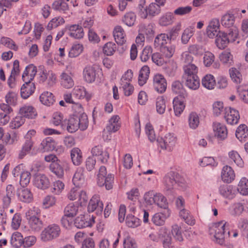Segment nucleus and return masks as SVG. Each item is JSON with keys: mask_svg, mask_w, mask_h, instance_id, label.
I'll return each instance as SVG.
<instances>
[{"mask_svg": "<svg viewBox=\"0 0 248 248\" xmlns=\"http://www.w3.org/2000/svg\"><path fill=\"white\" fill-rule=\"evenodd\" d=\"M163 183L167 190H171L176 186L182 189L186 186L185 179L177 172L172 171L165 175L163 178Z\"/></svg>", "mask_w": 248, "mask_h": 248, "instance_id": "obj_1", "label": "nucleus"}, {"mask_svg": "<svg viewBox=\"0 0 248 248\" xmlns=\"http://www.w3.org/2000/svg\"><path fill=\"white\" fill-rule=\"evenodd\" d=\"M145 1H141V3L138 7L140 15L143 18H146L148 15L152 16L158 15L160 12V6L164 5L165 1H155L146 7H145Z\"/></svg>", "mask_w": 248, "mask_h": 248, "instance_id": "obj_2", "label": "nucleus"}, {"mask_svg": "<svg viewBox=\"0 0 248 248\" xmlns=\"http://www.w3.org/2000/svg\"><path fill=\"white\" fill-rule=\"evenodd\" d=\"M114 179L113 174H107V169L105 166H102L100 167L97 181L99 186H105L107 190L111 189L113 186Z\"/></svg>", "mask_w": 248, "mask_h": 248, "instance_id": "obj_3", "label": "nucleus"}, {"mask_svg": "<svg viewBox=\"0 0 248 248\" xmlns=\"http://www.w3.org/2000/svg\"><path fill=\"white\" fill-rule=\"evenodd\" d=\"M225 225L226 222L221 221L213 223L209 228V234L213 235L216 239V242L220 245H223L225 243Z\"/></svg>", "mask_w": 248, "mask_h": 248, "instance_id": "obj_4", "label": "nucleus"}, {"mask_svg": "<svg viewBox=\"0 0 248 248\" xmlns=\"http://www.w3.org/2000/svg\"><path fill=\"white\" fill-rule=\"evenodd\" d=\"M60 233V226L56 224H52L42 231L40 235L41 239L44 242L50 241L58 237Z\"/></svg>", "mask_w": 248, "mask_h": 248, "instance_id": "obj_5", "label": "nucleus"}, {"mask_svg": "<svg viewBox=\"0 0 248 248\" xmlns=\"http://www.w3.org/2000/svg\"><path fill=\"white\" fill-rule=\"evenodd\" d=\"M156 141L158 146L162 149L171 151L175 145L176 138L172 133H168L163 137H158Z\"/></svg>", "mask_w": 248, "mask_h": 248, "instance_id": "obj_6", "label": "nucleus"}, {"mask_svg": "<svg viewBox=\"0 0 248 248\" xmlns=\"http://www.w3.org/2000/svg\"><path fill=\"white\" fill-rule=\"evenodd\" d=\"M35 210H30L26 213V218L30 228L34 232H39L43 227V221L34 215Z\"/></svg>", "mask_w": 248, "mask_h": 248, "instance_id": "obj_7", "label": "nucleus"}, {"mask_svg": "<svg viewBox=\"0 0 248 248\" xmlns=\"http://www.w3.org/2000/svg\"><path fill=\"white\" fill-rule=\"evenodd\" d=\"M103 206V203L100 200L99 196L94 195L89 201L87 208L88 211L90 213L95 211L96 214L100 215L102 213Z\"/></svg>", "mask_w": 248, "mask_h": 248, "instance_id": "obj_8", "label": "nucleus"}, {"mask_svg": "<svg viewBox=\"0 0 248 248\" xmlns=\"http://www.w3.org/2000/svg\"><path fill=\"white\" fill-rule=\"evenodd\" d=\"M15 187L12 185H8L6 186L5 192L0 194V199L4 207L7 208L10 205L12 200L15 198Z\"/></svg>", "mask_w": 248, "mask_h": 248, "instance_id": "obj_9", "label": "nucleus"}, {"mask_svg": "<svg viewBox=\"0 0 248 248\" xmlns=\"http://www.w3.org/2000/svg\"><path fill=\"white\" fill-rule=\"evenodd\" d=\"M94 222L93 217L91 218L90 216L87 215H80L75 219L74 225L78 229H83L92 226Z\"/></svg>", "mask_w": 248, "mask_h": 248, "instance_id": "obj_10", "label": "nucleus"}, {"mask_svg": "<svg viewBox=\"0 0 248 248\" xmlns=\"http://www.w3.org/2000/svg\"><path fill=\"white\" fill-rule=\"evenodd\" d=\"M224 118L228 124L233 125L238 123L240 115L238 110L231 107L225 108Z\"/></svg>", "mask_w": 248, "mask_h": 248, "instance_id": "obj_11", "label": "nucleus"}, {"mask_svg": "<svg viewBox=\"0 0 248 248\" xmlns=\"http://www.w3.org/2000/svg\"><path fill=\"white\" fill-rule=\"evenodd\" d=\"M33 185L38 188L45 189L50 185L49 179L44 174L36 173L33 176Z\"/></svg>", "mask_w": 248, "mask_h": 248, "instance_id": "obj_12", "label": "nucleus"}, {"mask_svg": "<svg viewBox=\"0 0 248 248\" xmlns=\"http://www.w3.org/2000/svg\"><path fill=\"white\" fill-rule=\"evenodd\" d=\"M218 190L221 196L229 199H233L237 193L236 188L234 186L227 184L220 186Z\"/></svg>", "mask_w": 248, "mask_h": 248, "instance_id": "obj_13", "label": "nucleus"}, {"mask_svg": "<svg viewBox=\"0 0 248 248\" xmlns=\"http://www.w3.org/2000/svg\"><path fill=\"white\" fill-rule=\"evenodd\" d=\"M66 29L68 31V35L73 38L81 39L84 35L82 26L78 24L67 25Z\"/></svg>", "mask_w": 248, "mask_h": 248, "instance_id": "obj_14", "label": "nucleus"}, {"mask_svg": "<svg viewBox=\"0 0 248 248\" xmlns=\"http://www.w3.org/2000/svg\"><path fill=\"white\" fill-rule=\"evenodd\" d=\"M154 87L158 93H162L165 92L167 89V83L164 76L157 74L154 76Z\"/></svg>", "mask_w": 248, "mask_h": 248, "instance_id": "obj_15", "label": "nucleus"}, {"mask_svg": "<svg viewBox=\"0 0 248 248\" xmlns=\"http://www.w3.org/2000/svg\"><path fill=\"white\" fill-rule=\"evenodd\" d=\"M78 116L70 117L68 120H63L62 129H66L69 133H74L79 128Z\"/></svg>", "mask_w": 248, "mask_h": 248, "instance_id": "obj_16", "label": "nucleus"}, {"mask_svg": "<svg viewBox=\"0 0 248 248\" xmlns=\"http://www.w3.org/2000/svg\"><path fill=\"white\" fill-rule=\"evenodd\" d=\"M93 156H97L98 159L102 163H106L109 158V154L107 151H103L102 146L98 145L95 146L92 149Z\"/></svg>", "mask_w": 248, "mask_h": 248, "instance_id": "obj_17", "label": "nucleus"}, {"mask_svg": "<svg viewBox=\"0 0 248 248\" xmlns=\"http://www.w3.org/2000/svg\"><path fill=\"white\" fill-rule=\"evenodd\" d=\"M213 127L215 136L217 137L218 139L224 140L227 138L228 131L224 124L216 122L213 123Z\"/></svg>", "mask_w": 248, "mask_h": 248, "instance_id": "obj_18", "label": "nucleus"}, {"mask_svg": "<svg viewBox=\"0 0 248 248\" xmlns=\"http://www.w3.org/2000/svg\"><path fill=\"white\" fill-rule=\"evenodd\" d=\"M170 214L169 209H164L162 213H157L152 217L151 221L156 226H162L164 224L165 221L169 217Z\"/></svg>", "mask_w": 248, "mask_h": 248, "instance_id": "obj_19", "label": "nucleus"}, {"mask_svg": "<svg viewBox=\"0 0 248 248\" xmlns=\"http://www.w3.org/2000/svg\"><path fill=\"white\" fill-rule=\"evenodd\" d=\"M18 199L21 202L29 203L33 200V196L31 190L25 187L18 188L16 192Z\"/></svg>", "mask_w": 248, "mask_h": 248, "instance_id": "obj_20", "label": "nucleus"}, {"mask_svg": "<svg viewBox=\"0 0 248 248\" xmlns=\"http://www.w3.org/2000/svg\"><path fill=\"white\" fill-rule=\"evenodd\" d=\"M220 26L219 21L217 18L212 19L210 22L206 29L207 36L213 38L218 33Z\"/></svg>", "mask_w": 248, "mask_h": 248, "instance_id": "obj_21", "label": "nucleus"}, {"mask_svg": "<svg viewBox=\"0 0 248 248\" xmlns=\"http://www.w3.org/2000/svg\"><path fill=\"white\" fill-rule=\"evenodd\" d=\"M221 176L223 182L230 183L234 180L235 175L232 168L226 165L222 168Z\"/></svg>", "mask_w": 248, "mask_h": 248, "instance_id": "obj_22", "label": "nucleus"}, {"mask_svg": "<svg viewBox=\"0 0 248 248\" xmlns=\"http://www.w3.org/2000/svg\"><path fill=\"white\" fill-rule=\"evenodd\" d=\"M113 35L118 45H123L126 42V35L124 30L121 26H117L114 28Z\"/></svg>", "mask_w": 248, "mask_h": 248, "instance_id": "obj_23", "label": "nucleus"}, {"mask_svg": "<svg viewBox=\"0 0 248 248\" xmlns=\"http://www.w3.org/2000/svg\"><path fill=\"white\" fill-rule=\"evenodd\" d=\"M66 164L61 162L60 160L56 162L51 163L49 169L56 176L59 178H62L64 175V168Z\"/></svg>", "mask_w": 248, "mask_h": 248, "instance_id": "obj_24", "label": "nucleus"}, {"mask_svg": "<svg viewBox=\"0 0 248 248\" xmlns=\"http://www.w3.org/2000/svg\"><path fill=\"white\" fill-rule=\"evenodd\" d=\"M35 86L34 83L30 82V80H28V82L24 83L20 89L21 96L23 99L28 98L35 91Z\"/></svg>", "mask_w": 248, "mask_h": 248, "instance_id": "obj_25", "label": "nucleus"}, {"mask_svg": "<svg viewBox=\"0 0 248 248\" xmlns=\"http://www.w3.org/2000/svg\"><path fill=\"white\" fill-rule=\"evenodd\" d=\"M18 114L25 119H33L37 116V112L32 106L24 105L19 109Z\"/></svg>", "mask_w": 248, "mask_h": 248, "instance_id": "obj_26", "label": "nucleus"}, {"mask_svg": "<svg viewBox=\"0 0 248 248\" xmlns=\"http://www.w3.org/2000/svg\"><path fill=\"white\" fill-rule=\"evenodd\" d=\"M185 97L182 98V97L176 96L173 99V109L176 116H179L185 108Z\"/></svg>", "mask_w": 248, "mask_h": 248, "instance_id": "obj_27", "label": "nucleus"}, {"mask_svg": "<svg viewBox=\"0 0 248 248\" xmlns=\"http://www.w3.org/2000/svg\"><path fill=\"white\" fill-rule=\"evenodd\" d=\"M184 78L185 79V85L189 89L196 90L199 88L200 82L198 76H188L184 77Z\"/></svg>", "mask_w": 248, "mask_h": 248, "instance_id": "obj_28", "label": "nucleus"}, {"mask_svg": "<svg viewBox=\"0 0 248 248\" xmlns=\"http://www.w3.org/2000/svg\"><path fill=\"white\" fill-rule=\"evenodd\" d=\"M83 77L84 80L88 83H92L94 81L96 73L94 67L87 66L83 70Z\"/></svg>", "mask_w": 248, "mask_h": 248, "instance_id": "obj_29", "label": "nucleus"}, {"mask_svg": "<svg viewBox=\"0 0 248 248\" xmlns=\"http://www.w3.org/2000/svg\"><path fill=\"white\" fill-rule=\"evenodd\" d=\"M72 181L74 185L77 187H80L85 184L84 169L82 168H78L77 170Z\"/></svg>", "mask_w": 248, "mask_h": 248, "instance_id": "obj_30", "label": "nucleus"}, {"mask_svg": "<svg viewBox=\"0 0 248 248\" xmlns=\"http://www.w3.org/2000/svg\"><path fill=\"white\" fill-rule=\"evenodd\" d=\"M171 90L173 93L178 95L177 96L182 97V98L187 96V93L183 83L179 80L172 82Z\"/></svg>", "mask_w": 248, "mask_h": 248, "instance_id": "obj_31", "label": "nucleus"}, {"mask_svg": "<svg viewBox=\"0 0 248 248\" xmlns=\"http://www.w3.org/2000/svg\"><path fill=\"white\" fill-rule=\"evenodd\" d=\"M55 141L51 137H47L43 140L40 145V149L43 152L54 150L56 148Z\"/></svg>", "mask_w": 248, "mask_h": 248, "instance_id": "obj_32", "label": "nucleus"}, {"mask_svg": "<svg viewBox=\"0 0 248 248\" xmlns=\"http://www.w3.org/2000/svg\"><path fill=\"white\" fill-rule=\"evenodd\" d=\"M216 37L215 43L217 47L220 49L225 48L229 43L228 39H227L226 33L222 31H219Z\"/></svg>", "mask_w": 248, "mask_h": 248, "instance_id": "obj_33", "label": "nucleus"}, {"mask_svg": "<svg viewBox=\"0 0 248 248\" xmlns=\"http://www.w3.org/2000/svg\"><path fill=\"white\" fill-rule=\"evenodd\" d=\"M120 118L118 115L113 116L109 120V124L106 127L107 130L109 132H115L120 127L119 123Z\"/></svg>", "mask_w": 248, "mask_h": 248, "instance_id": "obj_34", "label": "nucleus"}, {"mask_svg": "<svg viewBox=\"0 0 248 248\" xmlns=\"http://www.w3.org/2000/svg\"><path fill=\"white\" fill-rule=\"evenodd\" d=\"M41 102L47 106L52 105L55 102V97L53 94L49 92H44L40 96Z\"/></svg>", "mask_w": 248, "mask_h": 248, "instance_id": "obj_35", "label": "nucleus"}, {"mask_svg": "<svg viewBox=\"0 0 248 248\" xmlns=\"http://www.w3.org/2000/svg\"><path fill=\"white\" fill-rule=\"evenodd\" d=\"M71 158L74 165L78 166L82 162V155L81 150L78 148H74L71 151Z\"/></svg>", "mask_w": 248, "mask_h": 248, "instance_id": "obj_36", "label": "nucleus"}, {"mask_svg": "<svg viewBox=\"0 0 248 248\" xmlns=\"http://www.w3.org/2000/svg\"><path fill=\"white\" fill-rule=\"evenodd\" d=\"M235 22V17L232 12L229 11L222 17L221 22L222 26L226 28L232 27Z\"/></svg>", "mask_w": 248, "mask_h": 248, "instance_id": "obj_37", "label": "nucleus"}, {"mask_svg": "<svg viewBox=\"0 0 248 248\" xmlns=\"http://www.w3.org/2000/svg\"><path fill=\"white\" fill-rule=\"evenodd\" d=\"M33 142L32 140L25 139V142L18 155L19 158L22 159L27 154H29L33 147Z\"/></svg>", "mask_w": 248, "mask_h": 248, "instance_id": "obj_38", "label": "nucleus"}, {"mask_svg": "<svg viewBox=\"0 0 248 248\" xmlns=\"http://www.w3.org/2000/svg\"><path fill=\"white\" fill-rule=\"evenodd\" d=\"M23 237L21 233L15 232L13 233L11 237L10 243L13 247L20 248L23 246Z\"/></svg>", "mask_w": 248, "mask_h": 248, "instance_id": "obj_39", "label": "nucleus"}, {"mask_svg": "<svg viewBox=\"0 0 248 248\" xmlns=\"http://www.w3.org/2000/svg\"><path fill=\"white\" fill-rule=\"evenodd\" d=\"M202 84L208 90L213 89L216 84L214 77L210 74L206 75L202 78Z\"/></svg>", "mask_w": 248, "mask_h": 248, "instance_id": "obj_40", "label": "nucleus"}, {"mask_svg": "<svg viewBox=\"0 0 248 248\" xmlns=\"http://www.w3.org/2000/svg\"><path fill=\"white\" fill-rule=\"evenodd\" d=\"M238 227L241 231L242 236L248 243V220L244 218L239 219Z\"/></svg>", "mask_w": 248, "mask_h": 248, "instance_id": "obj_41", "label": "nucleus"}, {"mask_svg": "<svg viewBox=\"0 0 248 248\" xmlns=\"http://www.w3.org/2000/svg\"><path fill=\"white\" fill-rule=\"evenodd\" d=\"M169 41L168 35L165 33H160L157 35L154 40V45L155 48H162Z\"/></svg>", "mask_w": 248, "mask_h": 248, "instance_id": "obj_42", "label": "nucleus"}, {"mask_svg": "<svg viewBox=\"0 0 248 248\" xmlns=\"http://www.w3.org/2000/svg\"><path fill=\"white\" fill-rule=\"evenodd\" d=\"M173 19V14L171 12H167L159 18L158 23L161 26H167L171 24Z\"/></svg>", "mask_w": 248, "mask_h": 248, "instance_id": "obj_43", "label": "nucleus"}, {"mask_svg": "<svg viewBox=\"0 0 248 248\" xmlns=\"http://www.w3.org/2000/svg\"><path fill=\"white\" fill-rule=\"evenodd\" d=\"M150 74V68L147 65L143 66L140 71L139 76V84L142 86L148 78Z\"/></svg>", "mask_w": 248, "mask_h": 248, "instance_id": "obj_44", "label": "nucleus"}, {"mask_svg": "<svg viewBox=\"0 0 248 248\" xmlns=\"http://www.w3.org/2000/svg\"><path fill=\"white\" fill-rule=\"evenodd\" d=\"M235 136L240 141L245 140L248 136L247 126L245 124H240L236 130Z\"/></svg>", "mask_w": 248, "mask_h": 248, "instance_id": "obj_45", "label": "nucleus"}, {"mask_svg": "<svg viewBox=\"0 0 248 248\" xmlns=\"http://www.w3.org/2000/svg\"><path fill=\"white\" fill-rule=\"evenodd\" d=\"M155 204L164 209H169L166 198L161 193H155L154 197Z\"/></svg>", "mask_w": 248, "mask_h": 248, "instance_id": "obj_46", "label": "nucleus"}, {"mask_svg": "<svg viewBox=\"0 0 248 248\" xmlns=\"http://www.w3.org/2000/svg\"><path fill=\"white\" fill-rule=\"evenodd\" d=\"M179 216L188 225L192 226L195 224V220L188 210L185 209H181L179 212Z\"/></svg>", "mask_w": 248, "mask_h": 248, "instance_id": "obj_47", "label": "nucleus"}, {"mask_svg": "<svg viewBox=\"0 0 248 248\" xmlns=\"http://www.w3.org/2000/svg\"><path fill=\"white\" fill-rule=\"evenodd\" d=\"M231 214L233 216H240L244 211V204L236 202L232 203L229 208Z\"/></svg>", "mask_w": 248, "mask_h": 248, "instance_id": "obj_48", "label": "nucleus"}, {"mask_svg": "<svg viewBox=\"0 0 248 248\" xmlns=\"http://www.w3.org/2000/svg\"><path fill=\"white\" fill-rule=\"evenodd\" d=\"M237 192H239L242 195H248V179L246 177L241 179L236 188Z\"/></svg>", "mask_w": 248, "mask_h": 248, "instance_id": "obj_49", "label": "nucleus"}, {"mask_svg": "<svg viewBox=\"0 0 248 248\" xmlns=\"http://www.w3.org/2000/svg\"><path fill=\"white\" fill-rule=\"evenodd\" d=\"M125 223L128 227L134 228L140 225L141 221L134 215L128 214L126 217Z\"/></svg>", "mask_w": 248, "mask_h": 248, "instance_id": "obj_50", "label": "nucleus"}, {"mask_svg": "<svg viewBox=\"0 0 248 248\" xmlns=\"http://www.w3.org/2000/svg\"><path fill=\"white\" fill-rule=\"evenodd\" d=\"M61 84L63 87L69 89L72 88L74 85V81L68 74L63 73L61 76Z\"/></svg>", "mask_w": 248, "mask_h": 248, "instance_id": "obj_51", "label": "nucleus"}, {"mask_svg": "<svg viewBox=\"0 0 248 248\" xmlns=\"http://www.w3.org/2000/svg\"><path fill=\"white\" fill-rule=\"evenodd\" d=\"M229 158L233 161L235 164L240 168L244 166V163L239 154L235 151H232L229 153Z\"/></svg>", "mask_w": 248, "mask_h": 248, "instance_id": "obj_52", "label": "nucleus"}, {"mask_svg": "<svg viewBox=\"0 0 248 248\" xmlns=\"http://www.w3.org/2000/svg\"><path fill=\"white\" fill-rule=\"evenodd\" d=\"M78 210V207L71 203L64 208V214L69 217H73L77 214Z\"/></svg>", "mask_w": 248, "mask_h": 248, "instance_id": "obj_53", "label": "nucleus"}, {"mask_svg": "<svg viewBox=\"0 0 248 248\" xmlns=\"http://www.w3.org/2000/svg\"><path fill=\"white\" fill-rule=\"evenodd\" d=\"M189 127L192 129H196L199 125V117L197 113L192 112L188 116Z\"/></svg>", "mask_w": 248, "mask_h": 248, "instance_id": "obj_54", "label": "nucleus"}, {"mask_svg": "<svg viewBox=\"0 0 248 248\" xmlns=\"http://www.w3.org/2000/svg\"><path fill=\"white\" fill-rule=\"evenodd\" d=\"M37 73L36 67L33 64L28 65L25 68L23 74L22 78H25V76L27 75L29 76L30 79H33Z\"/></svg>", "mask_w": 248, "mask_h": 248, "instance_id": "obj_55", "label": "nucleus"}, {"mask_svg": "<svg viewBox=\"0 0 248 248\" xmlns=\"http://www.w3.org/2000/svg\"><path fill=\"white\" fill-rule=\"evenodd\" d=\"M188 52L197 56H202L204 52V49L202 46L197 44L191 45L188 48Z\"/></svg>", "mask_w": 248, "mask_h": 248, "instance_id": "obj_56", "label": "nucleus"}, {"mask_svg": "<svg viewBox=\"0 0 248 248\" xmlns=\"http://www.w3.org/2000/svg\"><path fill=\"white\" fill-rule=\"evenodd\" d=\"M183 69L185 72L184 77H188V76H197L198 68L194 64L186 66H183Z\"/></svg>", "mask_w": 248, "mask_h": 248, "instance_id": "obj_57", "label": "nucleus"}, {"mask_svg": "<svg viewBox=\"0 0 248 248\" xmlns=\"http://www.w3.org/2000/svg\"><path fill=\"white\" fill-rule=\"evenodd\" d=\"M140 31L143 33L144 36H146L147 39L152 38L154 34L153 26L151 24L142 26L140 28Z\"/></svg>", "mask_w": 248, "mask_h": 248, "instance_id": "obj_58", "label": "nucleus"}, {"mask_svg": "<svg viewBox=\"0 0 248 248\" xmlns=\"http://www.w3.org/2000/svg\"><path fill=\"white\" fill-rule=\"evenodd\" d=\"M194 31V28L192 27L187 28L184 30L181 37L182 43L183 44H186L188 42L193 35Z\"/></svg>", "mask_w": 248, "mask_h": 248, "instance_id": "obj_59", "label": "nucleus"}, {"mask_svg": "<svg viewBox=\"0 0 248 248\" xmlns=\"http://www.w3.org/2000/svg\"><path fill=\"white\" fill-rule=\"evenodd\" d=\"M0 43L10 49L16 51L18 49V46L16 45L14 41L10 38L2 37L0 39Z\"/></svg>", "mask_w": 248, "mask_h": 248, "instance_id": "obj_60", "label": "nucleus"}, {"mask_svg": "<svg viewBox=\"0 0 248 248\" xmlns=\"http://www.w3.org/2000/svg\"><path fill=\"white\" fill-rule=\"evenodd\" d=\"M171 233L176 241L182 242L183 241V237L182 234L181 228L177 224L172 226Z\"/></svg>", "mask_w": 248, "mask_h": 248, "instance_id": "obj_61", "label": "nucleus"}, {"mask_svg": "<svg viewBox=\"0 0 248 248\" xmlns=\"http://www.w3.org/2000/svg\"><path fill=\"white\" fill-rule=\"evenodd\" d=\"M229 71L232 80L237 84L240 83L242 80L240 72L235 68H232Z\"/></svg>", "mask_w": 248, "mask_h": 248, "instance_id": "obj_62", "label": "nucleus"}, {"mask_svg": "<svg viewBox=\"0 0 248 248\" xmlns=\"http://www.w3.org/2000/svg\"><path fill=\"white\" fill-rule=\"evenodd\" d=\"M83 49L82 45L78 44L73 45L69 51V56L71 58L78 56L82 52Z\"/></svg>", "mask_w": 248, "mask_h": 248, "instance_id": "obj_63", "label": "nucleus"}, {"mask_svg": "<svg viewBox=\"0 0 248 248\" xmlns=\"http://www.w3.org/2000/svg\"><path fill=\"white\" fill-rule=\"evenodd\" d=\"M136 19V15L133 12H129L124 15L123 21L127 26L131 27L134 25Z\"/></svg>", "mask_w": 248, "mask_h": 248, "instance_id": "obj_64", "label": "nucleus"}]
</instances>
